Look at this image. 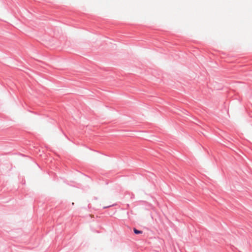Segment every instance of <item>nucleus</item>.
Instances as JSON below:
<instances>
[{"label": "nucleus", "mask_w": 252, "mask_h": 252, "mask_svg": "<svg viewBox=\"0 0 252 252\" xmlns=\"http://www.w3.org/2000/svg\"><path fill=\"white\" fill-rule=\"evenodd\" d=\"M133 232L135 234H140L143 233L142 231L138 230L135 228L133 229Z\"/></svg>", "instance_id": "nucleus-1"}, {"label": "nucleus", "mask_w": 252, "mask_h": 252, "mask_svg": "<svg viewBox=\"0 0 252 252\" xmlns=\"http://www.w3.org/2000/svg\"><path fill=\"white\" fill-rule=\"evenodd\" d=\"M113 205H112V206H113ZM111 206H112V205H109V206H105V207H103V208H104V209H105V208H107L110 207H111Z\"/></svg>", "instance_id": "nucleus-2"}]
</instances>
